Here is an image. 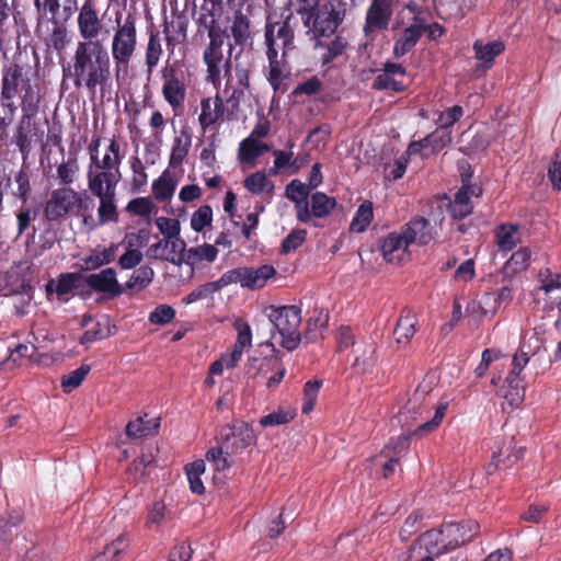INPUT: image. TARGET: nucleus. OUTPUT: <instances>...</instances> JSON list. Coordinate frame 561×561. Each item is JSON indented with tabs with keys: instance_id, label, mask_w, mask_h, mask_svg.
<instances>
[{
	"instance_id": "obj_56",
	"label": "nucleus",
	"mask_w": 561,
	"mask_h": 561,
	"mask_svg": "<svg viewBox=\"0 0 561 561\" xmlns=\"http://www.w3.org/2000/svg\"><path fill=\"white\" fill-rule=\"evenodd\" d=\"M156 226L163 236L162 239L183 240L181 238V224L178 219L159 217L156 219Z\"/></svg>"
},
{
	"instance_id": "obj_12",
	"label": "nucleus",
	"mask_w": 561,
	"mask_h": 561,
	"mask_svg": "<svg viewBox=\"0 0 561 561\" xmlns=\"http://www.w3.org/2000/svg\"><path fill=\"white\" fill-rule=\"evenodd\" d=\"M232 284H240L242 288L259 290L276 277L273 265L264 264L257 267H237L228 271Z\"/></svg>"
},
{
	"instance_id": "obj_51",
	"label": "nucleus",
	"mask_w": 561,
	"mask_h": 561,
	"mask_svg": "<svg viewBox=\"0 0 561 561\" xmlns=\"http://www.w3.org/2000/svg\"><path fill=\"white\" fill-rule=\"evenodd\" d=\"M244 187L256 195L260 194H272L274 191V184L263 172H255L250 174L244 180Z\"/></svg>"
},
{
	"instance_id": "obj_25",
	"label": "nucleus",
	"mask_w": 561,
	"mask_h": 561,
	"mask_svg": "<svg viewBox=\"0 0 561 561\" xmlns=\"http://www.w3.org/2000/svg\"><path fill=\"white\" fill-rule=\"evenodd\" d=\"M504 43L502 41H476L473 44V50L476 59L478 60V69L483 71L490 69L496 56L504 51Z\"/></svg>"
},
{
	"instance_id": "obj_19",
	"label": "nucleus",
	"mask_w": 561,
	"mask_h": 561,
	"mask_svg": "<svg viewBox=\"0 0 561 561\" xmlns=\"http://www.w3.org/2000/svg\"><path fill=\"white\" fill-rule=\"evenodd\" d=\"M206 460L215 472L211 477L214 483H221L234 465L233 455L227 453L221 445L210 448L206 454Z\"/></svg>"
},
{
	"instance_id": "obj_45",
	"label": "nucleus",
	"mask_w": 561,
	"mask_h": 561,
	"mask_svg": "<svg viewBox=\"0 0 561 561\" xmlns=\"http://www.w3.org/2000/svg\"><path fill=\"white\" fill-rule=\"evenodd\" d=\"M268 150L270 147L267 145L253 137H248L239 146V159L242 162L253 163L257 157Z\"/></svg>"
},
{
	"instance_id": "obj_21",
	"label": "nucleus",
	"mask_w": 561,
	"mask_h": 561,
	"mask_svg": "<svg viewBox=\"0 0 561 561\" xmlns=\"http://www.w3.org/2000/svg\"><path fill=\"white\" fill-rule=\"evenodd\" d=\"M309 186L298 180H293L286 186V196L295 203L297 218L301 222H308L311 219L310 209L307 203Z\"/></svg>"
},
{
	"instance_id": "obj_29",
	"label": "nucleus",
	"mask_w": 561,
	"mask_h": 561,
	"mask_svg": "<svg viewBox=\"0 0 561 561\" xmlns=\"http://www.w3.org/2000/svg\"><path fill=\"white\" fill-rule=\"evenodd\" d=\"M229 285H231V279L227 271L217 280L205 283L192 290L183 298V302L190 305L198 300L213 298L216 293Z\"/></svg>"
},
{
	"instance_id": "obj_43",
	"label": "nucleus",
	"mask_w": 561,
	"mask_h": 561,
	"mask_svg": "<svg viewBox=\"0 0 561 561\" xmlns=\"http://www.w3.org/2000/svg\"><path fill=\"white\" fill-rule=\"evenodd\" d=\"M274 165L272 174L287 172L289 175L295 174L302 167V161L294 158L293 151L275 150Z\"/></svg>"
},
{
	"instance_id": "obj_14",
	"label": "nucleus",
	"mask_w": 561,
	"mask_h": 561,
	"mask_svg": "<svg viewBox=\"0 0 561 561\" xmlns=\"http://www.w3.org/2000/svg\"><path fill=\"white\" fill-rule=\"evenodd\" d=\"M451 142V134L448 128L438 127L431 135L422 140L413 141L409 145L407 154L427 159L435 156Z\"/></svg>"
},
{
	"instance_id": "obj_63",
	"label": "nucleus",
	"mask_w": 561,
	"mask_h": 561,
	"mask_svg": "<svg viewBox=\"0 0 561 561\" xmlns=\"http://www.w3.org/2000/svg\"><path fill=\"white\" fill-rule=\"evenodd\" d=\"M231 34L234 43L241 45L250 37V23L245 15L237 14L231 25Z\"/></svg>"
},
{
	"instance_id": "obj_50",
	"label": "nucleus",
	"mask_w": 561,
	"mask_h": 561,
	"mask_svg": "<svg viewBox=\"0 0 561 561\" xmlns=\"http://www.w3.org/2000/svg\"><path fill=\"white\" fill-rule=\"evenodd\" d=\"M98 226L118 221V211L115 203V195L99 198Z\"/></svg>"
},
{
	"instance_id": "obj_57",
	"label": "nucleus",
	"mask_w": 561,
	"mask_h": 561,
	"mask_svg": "<svg viewBox=\"0 0 561 561\" xmlns=\"http://www.w3.org/2000/svg\"><path fill=\"white\" fill-rule=\"evenodd\" d=\"M154 272L149 266H140L129 277L126 286L130 289L140 290L147 287L153 279Z\"/></svg>"
},
{
	"instance_id": "obj_1",
	"label": "nucleus",
	"mask_w": 561,
	"mask_h": 561,
	"mask_svg": "<svg viewBox=\"0 0 561 561\" xmlns=\"http://www.w3.org/2000/svg\"><path fill=\"white\" fill-rule=\"evenodd\" d=\"M110 56L99 41H83L77 44L72 57V76L76 87L84 85L94 91L110 78Z\"/></svg>"
},
{
	"instance_id": "obj_27",
	"label": "nucleus",
	"mask_w": 561,
	"mask_h": 561,
	"mask_svg": "<svg viewBox=\"0 0 561 561\" xmlns=\"http://www.w3.org/2000/svg\"><path fill=\"white\" fill-rule=\"evenodd\" d=\"M499 310V298L494 293H485L479 299L471 301L467 306L468 314L474 322H480L486 317L494 316Z\"/></svg>"
},
{
	"instance_id": "obj_41",
	"label": "nucleus",
	"mask_w": 561,
	"mask_h": 561,
	"mask_svg": "<svg viewBox=\"0 0 561 561\" xmlns=\"http://www.w3.org/2000/svg\"><path fill=\"white\" fill-rule=\"evenodd\" d=\"M423 30L424 26L419 22L407 27L402 36L394 44V55L401 57L411 50L420 38Z\"/></svg>"
},
{
	"instance_id": "obj_47",
	"label": "nucleus",
	"mask_w": 561,
	"mask_h": 561,
	"mask_svg": "<svg viewBox=\"0 0 561 561\" xmlns=\"http://www.w3.org/2000/svg\"><path fill=\"white\" fill-rule=\"evenodd\" d=\"M82 280V275L77 273H67L60 275L57 279L47 284V290L56 293L58 296L67 295L79 286Z\"/></svg>"
},
{
	"instance_id": "obj_46",
	"label": "nucleus",
	"mask_w": 561,
	"mask_h": 561,
	"mask_svg": "<svg viewBox=\"0 0 561 561\" xmlns=\"http://www.w3.org/2000/svg\"><path fill=\"white\" fill-rule=\"evenodd\" d=\"M175 187V179L169 170H165L156 181H153L152 194L158 201H167L174 194Z\"/></svg>"
},
{
	"instance_id": "obj_10",
	"label": "nucleus",
	"mask_w": 561,
	"mask_h": 561,
	"mask_svg": "<svg viewBox=\"0 0 561 561\" xmlns=\"http://www.w3.org/2000/svg\"><path fill=\"white\" fill-rule=\"evenodd\" d=\"M256 437L252 427L245 422H236L225 426L220 432V445L233 456L242 455L255 445Z\"/></svg>"
},
{
	"instance_id": "obj_48",
	"label": "nucleus",
	"mask_w": 561,
	"mask_h": 561,
	"mask_svg": "<svg viewBox=\"0 0 561 561\" xmlns=\"http://www.w3.org/2000/svg\"><path fill=\"white\" fill-rule=\"evenodd\" d=\"M278 364L275 357H252L247 365V374L251 378H265L273 371Z\"/></svg>"
},
{
	"instance_id": "obj_53",
	"label": "nucleus",
	"mask_w": 561,
	"mask_h": 561,
	"mask_svg": "<svg viewBox=\"0 0 561 561\" xmlns=\"http://www.w3.org/2000/svg\"><path fill=\"white\" fill-rule=\"evenodd\" d=\"M293 10L300 15L305 26L311 27V21L320 4L319 0H291Z\"/></svg>"
},
{
	"instance_id": "obj_34",
	"label": "nucleus",
	"mask_w": 561,
	"mask_h": 561,
	"mask_svg": "<svg viewBox=\"0 0 561 561\" xmlns=\"http://www.w3.org/2000/svg\"><path fill=\"white\" fill-rule=\"evenodd\" d=\"M118 244L112 243L108 248H96L88 256L81 260L82 270H95L102 265L110 264L115 260Z\"/></svg>"
},
{
	"instance_id": "obj_3",
	"label": "nucleus",
	"mask_w": 561,
	"mask_h": 561,
	"mask_svg": "<svg viewBox=\"0 0 561 561\" xmlns=\"http://www.w3.org/2000/svg\"><path fill=\"white\" fill-rule=\"evenodd\" d=\"M478 530L479 525L471 520L463 524H447L439 529H433L422 535L419 545L431 556H438L470 541Z\"/></svg>"
},
{
	"instance_id": "obj_7",
	"label": "nucleus",
	"mask_w": 561,
	"mask_h": 561,
	"mask_svg": "<svg viewBox=\"0 0 561 561\" xmlns=\"http://www.w3.org/2000/svg\"><path fill=\"white\" fill-rule=\"evenodd\" d=\"M136 26L133 19L127 18L123 24L118 23L113 36L112 55L116 67V78L121 70H125L136 49Z\"/></svg>"
},
{
	"instance_id": "obj_30",
	"label": "nucleus",
	"mask_w": 561,
	"mask_h": 561,
	"mask_svg": "<svg viewBox=\"0 0 561 561\" xmlns=\"http://www.w3.org/2000/svg\"><path fill=\"white\" fill-rule=\"evenodd\" d=\"M160 427V417L139 416L136 420L129 422L126 426V434L133 439L142 438L154 435Z\"/></svg>"
},
{
	"instance_id": "obj_9",
	"label": "nucleus",
	"mask_w": 561,
	"mask_h": 561,
	"mask_svg": "<svg viewBox=\"0 0 561 561\" xmlns=\"http://www.w3.org/2000/svg\"><path fill=\"white\" fill-rule=\"evenodd\" d=\"M90 163L88 167L93 169H103L110 171L119 170L123 160L119 144L115 139H108L104 142L94 138L89 145Z\"/></svg>"
},
{
	"instance_id": "obj_52",
	"label": "nucleus",
	"mask_w": 561,
	"mask_h": 561,
	"mask_svg": "<svg viewBox=\"0 0 561 561\" xmlns=\"http://www.w3.org/2000/svg\"><path fill=\"white\" fill-rule=\"evenodd\" d=\"M336 201L324 193L317 192L311 196V217H324L335 207Z\"/></svg>"
},
{
	"instance_id": "obj_37",
	"label": "nucleus",
	"mask_w": 561,
	"mask_h": 561,
	"mask_svg": "<svg viewBox=\"0 0 561 561\" xmlns=\"http://www.w3.org/2000/svg\"><path fill=\"white\" fill-rule=\"evenodd\" d=\"M218 255L216 245L204 243L184 250L183 263L194 266L202 262H214Z\"/></svg>"
},
{
	"instance_id": "obj_26",
	"label": "nucleus",
	"mask_w": 561,
	"mask_h": 561,
	"mask_svg": "<svg viewBox=\"0 0 561 561\" xmlns=\"http://www.w3.org/2000/svg\"><path fill=\"white\" fill-rule=\"evenodd\" d=\"M87 284L95 291L110 294L112 296L122 293L114 268L108 267L100 273L90 274L85 278Z\"/></svg>"
},
{
	"instance_id": "obj_39",
	"label": "nucleus",
	"mask_w": 561,
	"mask_h": 561,
	"mask_svg": "<svg viewBox=\"0 0 561 561\" xmlns=\"http://www.w3.org/2000/svg\"><path fill=\"white\" fill-rule=\"evenodd\" d=\"M495 242L500 251L508 252L520 242L518 227L503 224L495 231Z\"/></svg>"
},
{
	"instance_id": "obj_31",
	"label": "nucleus",
	"mask_w": 561,
	"mask_h": 561,
	"mask_svg": "<svg viewBox=\"0 0 561 561\" xmlns=\"http://www.w3.org/2000/svg\"><path fill=\"white\" fill-rule=\"evenodd\" d=\"M222 116L224 103L219 95L202 100L198 121L204 129L217 123Z\"/></svg>"
},
{
	"instance_id": "obj_20",
	"label": "nucleus",
	"mask_w": 561,
	"mask_h": 561,
	"mask_svg": "<svg viewBox=\"0 0 561 561\" xmlns=\"http://www.w3.org/2000/svg\"><path fill=\"white\" fill-rule=\"evenodd\" d=\"M78 28L84 41H92L98 37L102 30V23L98 12L90 3H84L79 11Z\"/></svg>"
},
{
	"instance_id": "obj_36",
	"label": "nucleus",
	"mask_w": 561,
	"mask_h": 561,
	"mask_svg": "<svg viewBox=\"0 0 561 561\" xmlns=\"http://www.w3.org/2000/svg\"><path fill=\"white\" fill-rule=\"evenodd\" d=\"M497 394L512 405H517L524 398L523 377L508 374Z\"/></svg>"
},
{
	"instance_id": "obj_61",
	"label": "nucleus",
	"mask_w": 561,
	"mask_h": 561,
	"mask_svg": "<svg viewBox=\"0 0 561 561\" xmlns=\"http://www.w3.org/2000/svg\"><path fill=\"white\" fill-rule=\"evenodd\" d=\"M295 417L294 410L277 409L260 420L263 427H274L289 423Z\"/></svg>"
},
{
	"instance_id": "obj_55",
	"label": "nucleus",
	"mask_w": 561,
	"mask_h": 561,
	"mask_svg": "<svg viewBox=\"0 0 561 561\" xmlns=\"http://www.w3.org/2000/svg\"><path fill=\"white\" fill-rule=\"evenodd\" d=\"M213 222V209L208 205L199 206L191 216V228L196 232H202L210 227Z\"/></svg>"
},
{
	"instance_id": "obj_54",
	"label": "nucleus",
	"mask_w": 561,
	"mask_h": 561,
	"mask_svg": "<svg viewBox=\"0 0 561 561\" xmlns=\"http://www.w3.org/2000/svg\"><path fill=\"white\" fill-rule=\"evenodd\" d=\"M149 230L146 228H140L134 231H127L121 242L125 250H140L148 243L149 241Z\"/></svg>"
},
{
	"instance_id": "obj_35",
	"label": "nucleus",
	"mask_w": 561,
	"mask_h": 561,
	"mask_svg": "<svg viewBox=\"0 0 561 561\" xmlns=\"http://www.w3.org/2000/svg\"><path fill=\"white\" fill-rule=\"evenodd\" d=\"M531 250L527 247H520L516 250L503 266V274L506 277H514L515 275L526 271L530 265Z\"/></svg>"
},
{
	"instance_id": "obj_42",
	"label": "nucleus",
	"mask_w": 561,
	"mask_h": 561,
	"mask_svg": "<svg viewBox=\"0 0 561 561\" xmlns=\"http://www.w3.org/2000/svg\"><path fill=\"white\" fill-rule=\"evenodd\" d=\"M185 469L191 491L195 494H203L205 492L204 483L208 481L204 460L191 462Z\"/></svg>"
},
{
	"instance_id": "obj_60",
	"label": "nucleus",
	"mask_w": 561,
	"mask_h": 561,
	"mask_svg": "<svg viewBox=\"0 0 561 561\" xmlns=\"http://www.w3.org/2000/svg\"><path fill=\"white\" fill-rule=\"evenodd\" d=\"M112 334L111 325L108 320H104V322H96L94 328L87 330L82 336L80 337V343L83 345H88L98 340L105 339Z\"/></svg>"
},
{
	"instance_id": "obj_64",
	"label": "nucleus",
	"mask_w": 561,
	"mask_h": 561,
	"mask_svg": "<svg viewBox=\"0 0 561 561\" xmlns=\"http://www.w3.org/2000/svg\"><path fill=\"white\" fill-rule=\"evenodd\" d=\"M321 385L322 382L320 380H310L305 385L304 402L301 407L302 413L308 414L313 410Z\"/></svg>"
},
{
	"instance_id": "obj_18",
	"label": "nucleus",
	"mask_w": 561,
	"mask_h": 561,
	"mask_svg": "<svg viewBox=\"0 0 561 561\" xmlns=\"http://www.w3.org/2000/svg\"><path fill=\"white\" fill-rule=\"evenodd\" d=\"M41 15L49 16L55 24L67 22L77 10V0H34Z\"/></svg>"
},
{
	"instance_id": "obj_6",
	"label": "nucleus",
	"mask_w": 561,
	"mask_h": 561,
	"mask_svg": "<svg viewBox=\"0 0 561 561\" xmlns=\"http://www.w3.org/2000/svg\"><path fill=\"white\" fill-rule=\"evenodd\" d=\"M215 21H210L208 27L209 43L203 51V60L207 66V78L214 85L220 83L221 76H230V60L225 59L222 45L225 43L226 33L218 26L214 25Z\"/></svg>"
},
{
	"instance_id": "obj_16",
	"label": "nucleus",
	"mask_w": 561,
	"mask_h": 561,
	"mask_svg": "<svg viewBox=\"0 0 561 561\" xmlns=\"http://www.w3.org/2000/svg\"><path fill=\"white\" fill-rule=\"evenodd\" d=\"M185 247L184 240L161 239L147 249L146 256L149 260L168 261L180 266L183 264Z\"/></svg>"
},
{
	"instance_id": "obj_8",
	"label": "nucleus",
	"mask_w": 561,
	"mask_h": 561,
	"mask_svg": "<svg viewBox=\"0 0 561 561\" xmlns=\"http://www.w3.org/2000/svg\"><path fill=\"white\" fill-rule=\"evenodd\" d=\"M444 199L435 210L431 211L430 217H416L405 225L402 230L410 244L426 245L432 242L436 236V228L444 219Z\"/></svg>"
},
{
	"instance_id": "obj_62",
	"label": "nucleus",
	"mask_w": 561,
	"mask_h": 561,
	"mask_svg": "<svg viewBox=\"0 0 561 561\" xmlns=\"http://www.w3.org/2000/svg\"><path fill=\"white\" fill-rule=\"evenodd\" d=\"M154 448H148L142 451L141 456L134 460L129 468V473L134 476L135 480L145 477L146 468L154 460Z\"/></svg>"
},
{
	"instance_id": "obj_33",
	"label": "nucleus",
	"mask_w": 561,
	"mask_h": 561,
	"mask_svg": "<svg viewBox=\"0 0 561 561\" xmlns=\"http://www.w3.org/2000/svg\"><path fill=\"white\" fill-rule=\"evenodd\" d=\"M276 25H268L265 38L268 46L267 56L270 59V76L268 80L274 88V90H277L284 79V69L280 66V64L277 61V51L273 48L274 43V30Z\"/></svg>"
},
{
	"instance_id": "obj_38",
	"label": "nucleus",
	"mask_w": 561,
	"mask_h": 561,
	"mask_svg": "<svg viewBox=\"0 0 561 561\" xmlns=\"http://www.w3.org/2000/svg\"><path fill=\"white\" fill-rule=\"evenodd\" d=\"M417 318L413 313H407L399 318L393 330L394 341L398 345L405 346L416 332Z\"/></svg>"
},
{
	"instance_id": "obj_2",
	"label": "nucleus",
	"mask_w": 561,
	"mask_h": 561,
	"mask_svg": "<svg viewBox=\"0 0 561 561\" xmlns=\"http://www.w3.org/2000/svg\"><path fill=\"white\" fill-rule=\"evenodd\" d=\"M1 96L3 100L11 102L15 96L21 98L22 107L25 112L19 128V135L22 137L23 126L31 123V116L35 112L39 100L31 84L30 73L25 67L10 65L3 70Z\"/></svg>"
},
{
	"instance_id": "obj_24",
	"label": "nucleus",
	"mask_w": 561,
	"mask_h": 561,
	"mask_svg": "<svg viewBox=\"0 0 561 561\" xmlns=\"http://www.w3.org/2000/svg\"><path fill=\"white\" fill-rule=\"evenodd\" d=\"M405 84V70L398 64H387L385 71L378 75L374 81V88L379 90L391 89L400 91Z\"/></svg>"
},
{
	"instance_id": "obj_49",
	"label": "nucleus",
	"mask_w": 561,
	"mask_h": 561,
	"mask_svg": "<svg viewBox=\"0 0 561 561\" xmlns=\"http://www.w3.org/2000/svg\"><path fill=\"white\" fill-rule=\"evenodd\" d=\"M374 218V208L373 203L369 201H365L362 203L350 225V230L352 232L360 233L366 230V228L370 225Z\"/></svg>"
},
{
	"instance_id": "obj_17",
	"label": "nucleus",
	"mask_w": 561,
	"mask_h": 561,
	"mask_svg": "<svg viewBox=\"0 0 561 561\" xmlns=\"http://www.w3.org/2000/svg\"><path fill=\"white\" fill-rule=\"evenodd\" d=\"M409 241L402 231H394L387 234L380 244L383 259L391 264H401L411 257Z\"/></svg>"
},
{
	"instance_id": "obj_40",
	"label": "nucleus",
	"mask_w": 561,
	"mask_h": 561,
	"mask_svg": "<svg viewBox=\"0 0 561 561\" xmlns=\"http://www.w3.org/2000/svg\"><path fill=\"white\" fill-rule=\"evenodd\" d=\"M450 401L451 400L448 397L442 398L434 405L433 416L428 421L422 423L419 427H416L414 431V434L424 436V435H427V434L434 432L435 430H437L438 426L442 424L443 419L446 415V412L449 408Z\"/></svg>"
},
{
	"instance_id": "obj_59",
	"label": "nucleus",
	"mask_w": 561,
	"mask_h": 561,
	"mask_svg": "<svg viewBox=\"0 0 561 561\" xmlns=\"http://www.w3.org/2000/svg\"><path fill=\"white\" fill-rule=\"evenodd\" d=\"M162 51V44L159 34H151L146 50V65L149 71L159 64Z\"/></svg>"
},
{
	"instance_id": "obj_58",
	"label": "nucleus",
	"mask_w": 561,
	"mask_h": 561,
	"mask_svg": "<svg viewBox=\"0 0 561 561\" xmlns=\"http://www.w3.org/2000/svg\"><path fill=\"white\" fill-rule=\"evenodd\" d=\"M90 371L89 365H81L79 368L64 375L61 377V387L66 392H70L78 388Z\"/></svg>"
},
{
	"instance_id": "obj_22",
	"label": "nucleus",
	"mask_w": 561,
	"mask_h": 561,
	"mask_svg": "<svg viewBox=\"0 0 561 561\" xmlns=\"http://www.w3.org/2000/svg\"><path fill=\"white\" fill-rule=\"evenodd\" d=\"M392 13V0H373L366 16L365 32L386 28Z\"/></svg>"
},
{
	"instance_id": "obj_23",
	"label": "nucleus",
	"mask_w": 561,
	"mask_h": 561,
	"mask_svg": "<svg viewBox=\"0 0 561 561\" xmlns=\"http://www.w3.org/2000/svg\"><path fill=\"white\" fill-rule=\"evenodd\" d=\"M481 194L480 187H474L471 185H462V187L455 195V199L453 203H449V210L455 218H462L468 216L472 211V205L470 204L471 196H479ZM444 199L445 206H447L446 197H442ZM440 198L436 201V207L439 205Z\"/></svg>"
},
{
	"instance_id": "obj_32",
	"label": "nucleus",
	"mask_w": 561,
	"mask_h": 561,
	"mask_svg": "<svg viewBox=\"0 0 561 561\" xmlns=\"http://www.w3.org/2000/svg\"><path fill=\"white\" fill-rule=\"evenodd\" d=\"M433 387L434 382L432 379H423L408 399L404 405L405 411L411 414H419L422 408L428 403Z\"/></svg>"
},
{
	"instance_id": "obj_4",
	"label": "nucleus",
	"mask_w": 561,
	"mask_h": 561,
	"mask_svg": "<svg viewBox=\"0 0 561 561\" xmlns=\"http://www.w3.org/2000/svg\"><path fill=\"white\" fill-rule=\"evenodd\" d=\"M275 331L272 340L288 351L295 350L300 342L298 331L301 322V310L297 306L271 307L268 313Z\"/></svg>"
},
{
	"instance_id": "obj_13",
	"label": "nucleus",
	"mask_w": 561,
	"mask_h": 561,
	"mask_svg": "<svg viewBox=\"0 0 561 561\" xmlns=\"http://www.w3.org/2000/svg\"><path fill=\"white\" fill-rule=\"evenodd\" d=\"M81 196L69 187L55 190L45 206V216L49 220H57L73 209L80 207Z\"/></svg>"
},
{
	"instance_id": "obj_44",
	"label": "nucleus",
	"mask_w": 561,
	"mask_h": 561,
	"mask_svg": "<svg viewBox=\"0 0 561 561\" xmlns=\"http://www.w3.org/2000/svg\"><path fill=\"white\" fill-rule=\"evenodd\" d=\"M168 516V504L163 499H157L148 507L145 526L150 530H158Z\"/></svg>"
},
{
	"instance_id": "obj_15",
	"label": "nucleus",
	"mask_w": 561,
	"mask_h": 561,
	"mask_svg": "<svg viewBox=\"0 0 561 561\" xmlns=\"http://www.w3.org/2000/svg\"><path fill=\"white\" fill-rule=\"evenodd\" d=\"M87 178L90 192L98 198H103L115 195L122 174L119 170L110 171L88 167Z\"/></svg>"
},
{
	"instance_id": "obj_5",
	"label": "nucleus",
	"mask_w": 561,
	"mask_h": 561,
	"mask_svg": "<svg viewBox=\"0 0 561 561\" xmlns=\"http://www.w3.org/2000/svg\"><path fill=\"white\" fill-rule=\"evenodd\" d=\"M533 309L542 314L561 308V273L542 267L537 274V285L531 291Z\"/></svg>"
},
{
	"instance_id": "obj_11",
	"label": "nucleus",
	"mask_w": 561,
	"mask_h": 561,
	"mask_svg": "<svg viewBox=\"0 0 561 561\" xmlns=\"http://www.w3.org/2000/svg\"><path fill=\"white\" fill-rule=\"evenodd\" d=\"M345 16V5L341 0H327L318 5L311 27L320 35L333 34Z\"/></svg>"
},
{
	"instance_id": "obj_28",
	"label": "nucleus",
	"mask_w": 561,
	"mask_h": 561,
	"mask_svg": "<svg viewBox=\"0 0 561 561\" xmlns=\"http://www.w3.org/2000/svg\"><path fill=\"white\" fill-rule=\"evenodd\" d=\"M163 79V98L173 108H175L184 102L185 84L182 79L174 75L173 70L164 72Z\"/></svg>"
}]
</instances>
